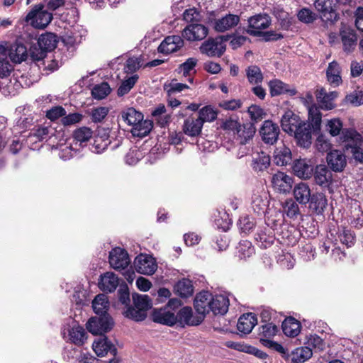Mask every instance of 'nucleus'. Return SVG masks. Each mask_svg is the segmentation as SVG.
Listing matches in <instances>:
<instances>
[{
  "instance_id": "nucleus-35",
  "label": "nucleus",
  "mask_w": 363,
  "mask_h": 363,
  "mask_svg": "<svg viewBox=\"0 0 363 363\" xmlns=\"http://www.w3.org/2000/svg\"><path fill=\"white\" fill-rule=\"evenodd\" d=\"M309 208L317 213H322L328 205V200L323 193L312 194Z\"/></svg>"
},
{
  "instance_id": "nucleus-18",
  "label": "nucleus",
  "mask_w": 363,
  "mask_h": 363,
  "mask_svg": "<svg viewBox=\"0 0 363 363\" xmlns=\"http://www.w3.org/2000/svg\"><path fill=\"white\" fill-rule=\"evenodd\" d=\"M337 91L327 92L324 88H320L315 91L317 101L320 104L322 109L331 110L335 108V104L334 100L337 97Z\"/></svg>"
},
{
  "instance_id": "nucleus-16",
  "label": "nucleus",
  "mask_w": 363,
  "mask_h": 363,
  "mask_svg": "<svg viewBox=\"0 0 363 363\" xmlns=\"http://www.w3.org/2000/svg\"><path fill=\"white\" fill-rule=\"evenodd\" d=\"M326 159L330 168L335 172H342L346 167V156L340 150H334L330 151Z\"/></svg>"
},
{
  "instance_id": "nucleus-57",
  "label": "nucleus",
  "mask_w": 363,
  "mask_h": 363,
  "mask_svg": "<svg viewBox=\"0 0 363 363\" xmlns=\"http://www.w3.org/2000/svg\"><path fill=\"white\" fill-rule=\"evenodd\" d=\"M267 201L261 195L255 194L252 197V207L255 213L257 214H262L264 213L267 206Z\"/></svg>"
},
{
  "instance_id": "nucleus-13",
  "label": "nucleus",
  "mask_w": 363,
  "mask_h": 363,
  "mask_svg": "<svg viewBox=\"0 0 363 363\" xmlns=\"http://www.w3.org/2000/svg\"><path fill=\"white\" fill-rule=\"evenodd\" d=\"M262 140L267 143L272 145L277 142L279 134V128L272 121H265L259 130Z\"/></svg>"
},
{
  "instance_id": "nucleus-10",
  "label": "nucleus",
  "mask_w": 363,
  "mask_h": 363,
  "mask_svg": "<svg viewBox=\"0 0 363 363\" xmlns=\"http://www.w3.org/2000/svg\"><path fill=\"white\" fill-rule=\"evenodd\" d=\"M271 182L273 188L282 194L289 193L294 183L291 177L282 172H278L272 177Z\"/></svg>"
},
{
  "instance_id": "nucleus-27",
  "label": "nucleus",
  "mask_w": 363,
  "mask_h": 363,
  "mask_svg": "<svg viewBox=\"0 0 363 363\" xmlns=\"http://www.w3.org/2000/svg\"><path fill=\"white\" fill-rule=\"evenodd\" d=\"M92 348L98 357H104L108 352L116 353L114 345L105 336L96 340L92 345Z\"/></svg>"
},
{
  "instance_id": "nucleus-61",
  "label": "nucleus",
  "mask_w": 363,
  "mask_h": 363,
  "mask_svg": "<svg viewBox=\"0 0 363 363\" xmlns=\"http://www.w3.org/2000/svg\"><path fill=\"white\" fill-rule=\"evenodd\" d=\"M237 249L240 258L249 257L254 253V248L251 242L247 240L240 242Z\"/></svg>"
},
{
  "instance_id": "nucleus-14",
  "label": "nucleus",
  "mask_w": 363,
  "mask_h": 363,
  "mask_svg": "<svg viewBox=\"0 0 363 363\" xmlns=\"http://www.w3.org/2000/svg\"><path fill=\"white\" fill-rule=\"evenodd\" d=\"M303 121L300 117L296 115L291 111H287L282 116L281 119V125L282 130L290 135L297 131V128L301 124Z\"/></svg>"
},
{
  "instance_id": "nucleus-60",
  "label": "nucleus",
  "mask_w": 363,
  "mask_h": 363,
  "mask_svg": "<svg viewBox=\"0 0 363 363\" xmlns=\"http://www.w3.org/2000/svg\"><path fill=\"white\" fill-rule=\"evenodd\" d=\"M108 112V108L99 106L91 109L90 116L93 122L100 123L106 118Z\"/></svg>"
},
{
  "instance_id": "nucleus-11",
  "label": "nucleus",
  "mask_w": 363,
  "mask_h": 363,
  "mask_svg": "<svg viewBox=\"0 0 363 363\" xmlns=\"http://www.w3.org/2000/svg\"><path fill=\"white\" fill-rule=\"evenodd\" d=\"M313 175L315 183L322 188L330 189L333 183V174L325 165L316 166Z\"/></svg>"
},
{
  "instance_id": "nucleus-3",
  "label": "nucleus",
  "mask_w": 363,
  "mask_h": 363,
  "mask_svg": "<svg viewBox=\"0 0 363 363\" xmlns=\"http://www.w3.org/2000/svg\"><path fill=\"white\" fill-rule=\"evenodd\" d=\"M345 141L347 143L346 145L347 150H350L353 158L363 163V137L354 129H346L342 132Z\"/></svg>"
},
{
  "instance_id": "nucleus-1",
  "label": "nucleus",
  "mask_w": 363,
  "mask_h": 363,
  "mask_svg": "<svg viewBox=\"0 0 363 363\" xmlns=\"http://www.w3.org/2000/svg\"><path fill=\"white\" fill-rule=\"evenodd\" d=\"M308 122L302 121L301 124L297 128V131L293 133L298 145L308 147L311 144L312 129L313 131H318L320 129L321 113L315 105H312L308 108Z\"/></svg>"
},
{
  "instance_id": "nucleus-9",
  "label": "nucleus",
  "mask_w": 363,
  "mask_h": 363,
  "mask_svg": "<svg viewBox=\"0 0 363 363\" xmlns=\"http://www.w3.org/2000/svg\"><path fill=\"white\" fill-rule=\"evenodd\" d=\"M110 265L115 269H125L130 263V259L127 252L121 248H113L109 253Z\"/></svg>"
},
{
  "instance_id": "nucleus-46",
  "label": "nucleus",
  "mask_w": 363,
  "mask_h": 363,
  "mask_svg": "<svg viewBox=\"0 0 363 363\" xmlns=\"http://www.w3.org/2000/svg\"><path fill=\"white\" fill-rule=\"evenodd\" d=\"M166 108L164 105L160 104L152 111V116L154 117L157 123L161 125L164 126L169 121V116L165 114Z\"/></svg>"
},
{
  "instance_id": "nucleus-15",
  "label": "nucleus",
  "mask_w": 363,
  "mask_h": 363,
  "mask_svg": "<svg viewBox=\"0 0 363 363\" xmlns=\"http://www.w3.org/2000/svg\"><path fill=\"white\" fill-rule=\"evenodd\" d=\"M208 28L201 24H190L182 31V37L189 41L201 40L208 35Z\"/></svg>"
},
{
  "instance_id": "nucleus-4",
  "label": "nucleus",
  "mask_w": 363,
  "mask_h": 363,
  "mask_svg": "<svg viewBox=\"0 0 363 363\" xmlns=\"http://www.w3.org/2000/svg\"><path fill=\"white\" fill-rule=\"evenodd\" d=\"M52 14L43 9V5L35 6L26 16V21L37 28H45L52 21Z\"/></svg>"
},
{
  "instance_id": "nucleus-53",
  "label": "nucleus",
  "mask_w": 363,
  "mask_h": 363,
  "mask_svg": "<svg viewBox=\"0 0 363 363\" xmlns=\"http://www.w3.org/2000/svg\"><path fill=\"white\" fill-rule=\"evenodd\" d=\"M297 203L291 199H286L282 206L286 216L291 218H296L299 214V207Z\"/></svg>"
},
{
  "instance_id": "nucleus-36",
  "label": "nucleus",
  "mask_w": 363,
  "mask_h": 363,
  "mask_svg": "<svg viewBox=\"0 0 363 363\" xmlns=\"http://www.w3.org/2000/svg\"><path fill=\"white\" fill-rule=\"evenodd\" d=\"M284 333L288 337H296L301 332V324L294 318H286L282 323Z\"/></svg>"
},
{
  "instance_id": "nucleus-54",
  "label": "nucleus",
  "mask_w": 363,
  "mask_h": 363,
  "mask_svg": "<svg viewBox=\"0 0 363 363\" xmlns=\"http://www.w3.org/2000/svg\"><path fill=\"white\" fill-rule=\"evenodd\" d=\"M11 59L16 63H21L27 58V49L22 44H17L15 50H12L10 53Z\"/></svg>"
},
{
  "instance_id": "nucleus-26",
  "label": "nucleus",
  "mask_w": 363,
  "mask_h": 363,
  "mask_svg": "<svg viewBox=\"0 0 363 363\" xmlns=\"http://www.w3.org/2000/svg\"><path fill=\"white\" fill-rule=\"evenodd\" d=\"M239 22V16L229 13L215 21L214 29L218 32H224L236 26Z\"/></svg>"
},
{
  "instance_id": "nucleus-40",
  "label": "nucleus",
  "mask_w": 363,
  "mask_h": 363,
  "mask_svg": "<svg viewBox=\"0 0 363 363\" xmlns=\"http://www.w3.org/2000/svg\"><path fill=\"white\" fill-rule=\"evenodd\" d=\"M121 117L124 122L133 127L136 123L142 121L143 115L135 108H129L121 112Z\"/></svg>"
},
{
  "instance_id": "nucleus-17",
  "label": "nucleus",
  "mask_w": 363,
  "mask_h": 363,
  "mask_svg": "<svg viewBox=\"0 0 363 363\" xmlns=\"http://www.w3.org/2000/svg\"><path fill=\"white\" fill-rule=\"evenodd\" d=\"M212 295L208 291L199 293L194 300V308L203 318L206 313L211 311Z\"/></svg>"
},
{
  "instance_id": "nucleus-5",
  "label": "nucleus",
  "mask_w": 363,
  "mask_h": 363,
  "mask_svg": "<svg viewBox=\"0 0 363 363\" xmlns=\"http://www.w3.org/2000/svg\"><path fill=\"white\" fill-rule=\"evenodd\" d=\"M226 40L223 37L209 38L201 44L199 48L200 51L208 57H220L225 51Z\"/></svg>"
},
{
  "instance_id": "nucleus-12",
  "label": "nucleus",
  "mask_w": 363,
  "mask_h": 363,
  "mask_svg": "<svg viewBox=\"0 0 363 363\" xmlns=\"http://www.w3.org/2000/svg\"><path fill=\"white\" fill-rule=\"evenodd\" d=\"M270 18L267 14H258L250 17L248 20L249 29L247 33L252 35H259L261 30L266 29L270 25Z\"/></svg>"
},
{
  "instance_id": "nucleus-49",
  "label": "nucleus",
  "mask_w": 363,
  "mask_h": 363,
  "mask_svg": "<svg viewBox=\"0 0 363 363\" xmlns=\"http://www.w3.org/2000/svg\"><path fill=\"white\" fill-rule=\"evenodd\" d=\"M93 135V132L91 128L88 127H81L76 129L73 133V138L80 145L84 143L89 141Z\"/></svg>"
},
{
  "instance_id": "nucleus-23",
  "label": "nucleus",
  "mask_w": 363,
  "mask_h": 363,
  "mask_svg": "<svg viewBox=\"0 0 363 363\" xmlns=\"http://www.w3.org/2000/svg\"><path fill=\"white\" fill-rule=\"evenodd\" d=\"M177 322L188 325H198L203 321V317L199 315H193V311L191 307H184L181 308L176 315Z\"/></svg>"
},
{
  "instance_id": "nucleus-7",
  "label": "nucleus",
  "mask_w": 363,
  "mask_h": 363,
  "mask_svg": "<svg viewBox=\"0 0 363 363\" xmlns=\"http://www.w3.org/2000/svg\"><path fill=\"white\" fill-rule=\"evenodd\" d=\"M337 3V0H316L314 4L323 21H334L337 17L335 11Z\"/></svg>"
},
{
  "instance_id": "nucleus-55",
  "label": "nucleus",
  "mask_w": 363,
  "mask_h": 363,
  "mask_svg": "<svg viewBox=\"0 0 363 363\" xmlns=\"http://www.w3.org/2000/svg\"><path fill=\"white\" fill-rule=\"evenodd\" d=\"M278 332L277 326L272 323H266L259 328L260 338L269 339L273 337Z\"/></svg>"
},
{
  "instance_id": "nucleus-22",
  "label": "nucleus",
  "mask_w": 363,
  "mask_h": 363,
  "mask_svg": "<svg viewBox=\"0 0 363 363\" xmlns=\"http://www.w3.org/2000/svg\"><path fill=\"white\" fill-rule=\"evenodd\" d=\"M311 189L309 185L305 182L296 184L293 189V196L297 203L301 205H306L311 199Z\"/></svg>"
},
{
  "instance_id": "nucleus-39",
  "label": "nucleus",
  "mask_w": 363,
  "mask_h": 363,
  "mask_svg": "<svg viewBox=\"0 0 363 363\" xmlns=\"http://www.w3.org/2000/svg\"><path fill=\"white\" fill-rule=\"evenodd\" d=\"M92 307L97 315H108L106 311L109 307V302L106 295L103 294L97 295L92 301Z\"/></svg>"
},
{
  "instance_id": "nucleus-51",
  "label": "nucleus",
  "mask_w": 363,
  "mask_h": 363,
  "mask_svg": "<svg viewBox=\"0 0 363 363\" xmlns=\"http://www.w3.org/2000/svg\"><path fill=\"white\" fill-rule=\"evenodd\" d=\"M111 92V88L107 82H102L96 84L91 90V95L96 99H103Z\"/></svg>"
},
{
  "instance_id": "nucleus-63",
  "label": "nucleus",
  "mask_w": 363,
  "mask_h": 363,
  "mask_svg": "<svg viewBox=\"0 0 363 363\" xmlns=\"http://www.w3.org/2000/svg\"><path fill=\"white\" fill-rule=\"evenodd\" d=\"M259 342L263 346L277 351L283 355H286L287 354L286 350L281 344L277 342L264 338H260Z\"/></svg>"
},
{
  "instance_id": "nucleus-28",
  "label": "nucleus",
  "mask_w": 363,
  "mask_h": 363,
  "mask_svg": "<svg viewBox=\"0 0 363 363\" xmlns=\"http://www.w3.org/2000/svg\"><path fill=\"white\" fill-rule=\"evenodd\" d=\"M293 172L298 177L306 179L312 176L313 169L306 159H299L294 161Z\"/></svg>"
},
{
  "instance_id": "nucleus-6",
  "label": "nucleus",
  "mask_w": 363,
  "mask_h": 363,
  "mask_svg": "<svg viewBox=\"0 0 363 363\" xmlns=\"http://www.w3.org/2000/svg\"><path fill=\"white\" fill-rule=\"evenodd\" d=\"M113 322L108 315L91 318L86 323L87 330L93 335H103L109 331Z\"/></svg>"
},
{
  "instance_id": "nucleus-48",
  "label": "nucleus",
  "mask_w": 363,
  "mask_h": 363,
  "mask_svg": "<svg viewBox=\"0 0 363 363\" xmlns=\"http://www.w3.org/2000/svg\"><path fill=\"white\" fill-rule=\"evenodd\" d=\"M269 164L270 158L264 152L257 154L252 160V167L255 171H263L269 166Z\"/></svg>"
},
{
  "instance_id": "nucleus-47",
  "label": "nucleus",
  "mask_w": 363,
  "mask_h": 363,
  "mask_svg": "<svg viewBox=\"0 0 363 363\" xmlns=\"http://www.w3.org/2000/svg\"><path fill=\"white\" fill-rule=\"evenodd\" d=\"M341 38L345 51L351 52L354 50L356 45L357 38L353 32L344 30L341 33Z\"/></svg>"
},
{
  "instance_id": "nucleus-45",
  "label": "nucleus",
  "mask_w": 363,
  "mask_h": 363,
  "mask_svg": "<svg viewBox=\"0 0 363 363\" xmlns=\"http://www.w3.org/2000/svg\"><path fill=\"white\" fill-rule=\"evenodd\" d=\"M255 133V128L251 123L241 125L238 130L237 135L240 138V143L245 144L247 140L252 138Z\"/></svg>"
},
{
  "instance_id": "nucleus-19",
  "label": "nucleus",
  "mask_w": 363,
  "mask_h": 363,
  "mask_svg": "<svg viewBox=\"0 0 363 363\" xmlns=\"http://www.w3.org/2000/svg\"><path fill=\"white\" fill-rule=\"evenodd\" d=\"M268 86L269 87V91L272 96L281 94L294 96L297 93L295 87L277 79L270 80L268 83Z\"/></svg>"
},
{
  "instance_id": "nucleus-8",
  "label": "nucleus",
  "mask_w": 363,
  "mask_h": 363,
  "mask_svg": "<svg viewBox=\"0 0 363 363\" xmlns=\"http://www.w3.org/2000/svg\"><path fill=\"white\" fill-rule=\"evenodd\" d=\"M134 264L137 272L145 275L153 274L157 268L155 258L150 255L143 254L136 257Z\"/></svg>"
},
{
  "instance_id": "nucleus-59",
  "label": "nucleus",
  "mask_w": 363,
  "mask_h": 363,
  "mask_svg": "<svg viewBox=\"0 0 363 363\" xmlns=\"http://www.w3.org/2000/svg\"><path fill=\"white\" fill-rule=\"evenodd\" d=\"M217 117V113L211 106H205L199 111V119L203 124L204 122L213 121Z\"/></svg>"
},
{
  "instance_id": "nucleus-62",
  "label": "nucleus",
  "mask_w": 363,
  "mask_h": 363,
  "mask_svg": "<svg viewBox=\"0 0 363 363\" xmlns=\"http://www.w3.org/2000/svg\"><path fill=\"white\" fill-rule=\"evenodd\" d=\"M342 129V123L338 118H333L328 121L326 130L332 136L338 135Z\"/></svg>"
},
{
  "instance_id": "nucleus-56",
  "label": "nucleus",
  "mask_w": 363,
  "mask_h": 363,
  "mask_svg": "<svg viewBox=\"0 0 363 363\" xmlns=\"http://www.w3.org/2000/svg\"><path fill=\"white\" fill-rule=\"evenodd\" d=\"M186 89H189L188 85L179 83L176 79H173L171 82L164 85V89L169 96L179 93Z\"/></svg>"
},
{
  "instance_id": "nucleus-52",
  "label": "nucleus",
  "mask_w": 363,
  "mask_h": 363,
  "mask_svg": "<svg viewBox=\"0 0 363 363\" xmlns=\"http://www.w3.org/2000/svg\"><path fill=\"white\" fill-rule=\"evenodd\" d=\"M138 79V75L136 74H133L131 77L125 79L119 88L118 89V95L123 96L128 94L130 89L134 86Z\"/></svg>"
},
{
  "instance_id": "nucleus-41",
  "label": "nucleus",
  "mask_w": 363,
  "mask_h": 363,
  "mask_svg": "<svg viewBox=\"0 0 363 363\" xmlns=\"http://www.w3.org/2000/svg\"><path fill=\"white\" fill-rule=\"evenodd\" d=\"M38 44L43 51H51L57 46L55 35L52 33L41 35L38 38Z\"/></svg>"
},
{
  "instance_id": "nucleus-29",
  "label": "nucleus",
  "mask_w": 363,
  "mask_h": 363,
  "mask_svg": "<svg viewBox=\"0 0 363 363\" xmlns=\"http://www.w3.org/2000/svg\"><path fill=\"white\" fill-rule=\"evenodd\" d=\"M326 77L328 82L335 87L342 84L341 67L336 61L329 63L326 70Z\"/></svg>"
},
{
  "instance_id": "nucleus-64",
  "label": "nucleus",
  "mask_w": 363,
  "mask_h": 363,
  "mask_svg": "<svg viewBox=\"0 0 363 363\" xmlns=\"http://www.w3.org/2000/svg\"><path fill=\"white\" fill-rule=\"evenodd\" d=\"M346 101L354 106L363 104V90H355L347 95Z\"/></svg>"
},
{
  "instance_id": "nucleus-50",
  "label": "nucleus",
  "mask_w": 363,
  "mask_h": 363,
  "mask_svg": "<svg viewBox=\"0 0 363 363\" xmlns=\"http://www.w3.org/2000/svg\"><path fill=\"white\" fill-rule=\"evenodd\" d=\"M313 355V351L311 347L305 346L297 348L292 358V363H298V362H305L310 359Z\"/></svg>"
},
{
  "instance_id": "nucleus-42",
  "label": "nucleus",
  "mask_w": 363,
  "mask_h": 363,
  "mask_svg": "<svg viewBox=\"0 0 363 363\" xmlns=\"http://www.w3.org/2000/svg\"><path fill=\"white\" fill-rule=\"evenodd\" d=\"M248 82L252 84H258L263 81L264 77L260 68L257 65H250L245 69Z\"/></svg>"
},
{
  "instance_id": "nucleus-58",
  "label": "nucleus",
  "mask_w": 363,
  "mask_h": 363,
  "mask_svg": "<svg viewBox=\"0 0 363 363\" xmlns=\"http://www.w3.org/2000/svg\"><path fill=\"white\" fill-rule=\"evenodd\" d=\"M143 61L140 57H132L127 60L124 67L125 72L127 74L135 73L142 66Z\"/></svg>"
},
{
  "instance_id": "nucleus-43",
  "label": "nucleus",
  "mask_w": 363,
  "mask_h": 363,
  "mask_svg": "<svg viewBox=\"0 0 363 363\" xmlns=\"http://www.w3.org/2000/svg\"><path fill=\"white\" fill-rule=\"evenodd\" d=\"M175 290L181 297L187 298L192 295L194 288L189 279H183L175 285Z\"/></svg>"
},
{
  "instance_id": "nucleus-31",
  "label": "nucleus",
  "mask_w": 363,
  "mask_h": 363,
  "mask_svg": "<svg viewBox=\"0 0 363 363\" xmlns=\"http://www.w3.org/2000/svg\"><path fill=\"white\" fill-rule=\"evenodd\" d=\"M229 307V299L225 295L212 296L211 311L215 315H224L227 313Z\"/></svg>"
},
{
  "instance_id": "nucleus-38",
  "label": "nucleus",
  "mask_w": 363,
  "mask_h": 363,
  "mask_svg": "<svg viewBox=\"0 0 363 363\" xmlns=\"http://www.w3.org/2000/svg\"><path fill=\"white\" fill-rule=\"evenodd\" d=\"M255 240L260 247L267 248L274 243L275 238L273 232L270 229L264 228L257 233Z\"/></svg>"
},
{
  "instance_id": "nucleus-20",
  "label": "nucleus",
  "mask_w": 363,
  "mask_h": 363,
  "mask_svg": "<svg viewBox=\"0 0 363 363\" xmlns=\"http://www.w3.org/2000/svg\"><path fill=\"white\" fill-rule=\"evenodd\" d=\"M184 46V41L179 35H170L164 38L158 47L159 52L169 54L177 51Z\"/></svg>"
},
{
  "instance_id": "nucleus-24",
  "label": "nucleus",
  "mask_w": 363,
  "mask_h": 363,
  "mask_svg": "<svg viewBox=\"0 0 363 363\" xmlns=\"http://www.w3.org/2000/svg\"><path fill=\"white\" fill-rule=\"evenodd\" d=\"M55 130L48 125H41L33 130L28 138L30 142L36 143L37 141H42L48 138H51L55 135Z\"/></svg>"
},
{
  "instance_id": "nucleus-32",
  "label": "nucleus",
  "mask_w": 363,
  "mask_h": 363,
  "mask_svg": "<svg viewBox=\"0 0 363 363\" xmlns=\"http://www.w3.org/2000/svg\"><path fill=\"white\" fill-rule=\"evenodd\" d=\"M292 155L291 150L282 145L277 147L274 152V162L278 166H286L291 162Z\"/></svg>"
},
{
  "instance_id": "nucleus-34",
  "label": "nucleus",
  "mask_w": 363,
  "mask_h": 363,
  "mask_svg": "<svg viewBox=\"0 0 363 363\" xmlns=\"http://www.w3.org/2000/svg\"><path fill=\"white\" fill-rule=\"evenodd\" d=\"M203 125L199 118H188L184 121L183 130L189 136L194 137L200 134Z\"/></svg>"
},
{
  "instance_id": "nucleus-2",
  "label": "nucleus",
  "mask_w": 363,
  "mask_h": 363,
  "mask_svg": "<svg viewBox=\"0 0 363 363\" xmlns=\"http://www.w3.org/2000/svg\"><path fill=\"white\" fill-rule=\"evenodd\" d=\"M133 307L125 311V316L136 321L143 320L147 316V311L152 307V301L147 295L133 294Z\"/></svg>"
},
{
  "instance_id": "nucleus-37",
  "label": "nucleus",
  "mask_w": 363,
  "mask_h": 363,
  "mask_svg": "<svg viewBox=\"0 0 363 363\" xmlns=\"http://www.w3.org/2000/svg\"><path fill=\"white\" fill-rule=\"evenodd\" d=\"M153 127V123L150 120L140 121L136 123L131 129V133L135 137L143 138L146 136L151 131Z\"/></svg>"
},
{
  "instance_id": "nucleus-30",
  "label": "nucleus",
  "mask_w": 363,
  "mask_h": 363,
  "mask_svg": "<svg viewBox=\"0 0 363 363\" xmlns=\"http://www.w3.org/2000/svg\"><path fill=\"white\" fill-rule=\"evenodd\" d=\"M257 323V319L254 313H245L240 317L237 328L240 333L249 334Z\"/></svg>"
},
{
  "instance_id": "nucleus-33",
  "label": "nucleus",
  "mask_w": 363,
  "mask_h": 363,
  "mask_svg": "<svg viewBox=\"0 0 363 363\" xmlns=\"http://www.w3.org/2000/svg\"><path fill=\"white\" fill-rule=\"evenodd\" d=\"M68 338L71 342L76 345L81 346L84 345L86 340V333L82 326L74 324L68 329Z\"/></svg>"
},
{
  "instance_id": "nucleus-25",
  "label": "nucleus",
  "mask_w": 363,
  "mask_h": 363,
  "mask_svg": "<svg viewBox=\"0 0 363 363\" xmlns=\"http://www.w3.org/2000/svg\"><path fill=\"white\" fill-rule=\"evenodd\" d=\"M119 284V279L113 272H106L100 276L99 287L105 292H113Z\"/></svg>"
},
{
  "instance_id": "nucleus-21",
  "label": "nucleus",
  "mask_w": 363,
  "mask_h": 363,
  "mask_svg": "<svg viewBox=\"0 0 363 363\" xmlns=\"http://www.w3.org/2000/svg\"><path fill=\"white\" fill-rule=\"evenodd\" d=\"M152 320L155 323L172 326L177 323V318L174 313L172 312L168 307L155 309L152 314Z\"/></svg>"
},
{
  "instance_id": "nucleus-44",
  "label": "nucleus",
  "mask_w": 363,
  "mask_h": 363,
  "mask_svg": "<svg viewBox=\"0 0 363 363\" xmlns=\"http://www.w3.org/2000/svg\"><path fill=\"white\" fill-rule=\"evenodd\" d=\"M304 345L311 347L312 351H323L325 347V341L316 334L306 336Z\"/></svg>"
}]
</instances>
